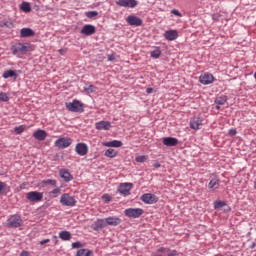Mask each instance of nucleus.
I'll return each instance as SVG.
<instances>
[{"mask_svg": "<svg viewBox=\"0 0 256 256\" xmlns=\"http://www.w3.org/2000/svg\"><path fill=\"white\" fill-rule=\"evenodd\" d=\"M66 109L72 113H83V103L79 100H74L73 102L66 103Z\"/></svg>", "mask_w": 256, "mask_h": 256, "instance_id": "nucleus-2", "label": "nucleus"}, {"mask_svg": "<svg viewBox=\"0 0 256 256\" xmlns=\"http://www.w3.org/2000/svg\"><path fill=\"white\" fill-rule=\"evenodd\" d=\"M199 81L202 85H211L215 81V76L211 73H204L200 75Z\"/></svg>", "mask_w": 256, "mask_h": 256, "instance_id": "nucleus-12", "label": "nucleus"}, {"mask_svg": "<svg viewBox=\"0 0 256 256\" xmlns=\"http://www.w3.org/2000/svg\"><path fill=\"white\" fill-rule=\"evenodd\" d=\"M0 101L7 103L9 101V96L5 92H0Z\"/></svg>", "mask_w": 256, "mask_h": 256, "instance_id": "nucleus-36", "label": "nucleus"}, {"mask_svg": "<svg viewBox=\"0 0 256 256\" xmlns=\"http://www.w3.org/2000/svg\"><path fill=\"white\" fill-rule=\"evenodd\" d=\"M153 167H155L156 169H159V167H161V163L155 162V163L153 164Z\"/></svg>", "mask_w": 256, "mask_h": 256, "instance_id": "nucleus-50", "label": "nucleus"}, {"mask_svg": "<svg viewBox=\"0 0 256 256\" xmlns=\"http://www.w3.org/2000/svg\"><path fill=\"white\" fill-rule=\"evenodd\" d=\"M140 200L146 205H154V203L159 201V197H157L155 194L146 193L140 197Z\"/></svg>", "mask_w": 256, "mask_h": 256, "instance_id": "nucleus-7", "label": "nucleus"}, {"mask_svg": "<svg viewBox=\"0 0 256 256\" xmlns=\"http://www.w3.org/2000/svg\"><path fill=\"white\" fill-rule=\"evenodd\" d=\"M131 189H133V183L131 182L121 183L118 187L119 193L125 197L131 195Z\"/></svg>", "mask_w": 256, "mask_h": 256, "instance_id": "nucleus-8", "label": "nucleus"}, {"mask_svg": "<svg viewBox=\"0 0 256 256\" xmlns=\"http://www.w3.org/2000/svg\"><path fill=\"white\" fill-rule=\"evenodd\" d=\"M105 227H107V222L105 219H98L92 225V229L94 231H101V229H105Z\"/></svg>", "mask_w": 256, "mask_h": 256, "instance_id": "nucleus-17", "label": "nucleus"}, {"mask_svg": "<svg viewBox=\"0 0 256 256\" xmlns=\"http://www.w3.org/2000/svg\"><path fill=\"white\" fill-rule=\"evenodd\" d=\"M126 23L132 27H141L143 20L137 16L130 15L126 18Z\"/></svg>", "mask_w": 256, "mask_h": 256, "instance_id": "nucleus-13", "label": "nucleus"}, {"mask_svg": "<svg viewBox=\"0 0 256 256\" xmlns=\"http://www.w3.org/2000/svg\"><path fill=\"white\" fill-rule=\"evenodd\" d=\"M212 18L214 19V21H219V14H214Z\"/></svg>", "mask_w": 256, "mask_h": 256, "instance_id": "nucleus-51", "label": "nucleus"}, {"mask_svg": "<svg viewBox=\"0 0 256 256\" xmlns=\"http://www.w3.org/2000/svg\"><path fill=\"white\" fill-rule=\"evenodd\" d=\"M35 35V31H33V29L31 28H22L20 30V37H22V39H25L27 37H33Z\"/></svg>", "mask_w": 256, "mask_h": 256, "instance_id": "nucleus-20", "label": "nucleus"}, {"mask_svg": "<svg viewBox=\"0 0 256 256\" xmlns=\"http://www.w3.org/2000/svg\"><path fill=\"white\" fill-rule=\"evenodd\" d=\"M73 143V140L71 138H59L55 141V147H58V149H67Z\"/></svg>", "mask_w": 256, "mask_h": 256, "instance_id": "nucleus-9", "label": "nucleus"}, {"mask_svg": "<svg viewBox=\"0 0 256 256\" xmlns=\"http://www.w3.org/2000/svg\"><path fill=\"white\" fill-rule=\"evenodd\" d=\"M26 199L29 203H39V201H43V193L39 191H31L26 194Z\"/></svg>", "mask_w": 256, "mask_h": 256, "instance_id": "nucleus-5", "label": "nucleus"}, {"mask_svg": "<svg viewBox=\"0 0 256 256\" xmlns=\"http://www.w3.org/2000/svg\"><path fill=\"white\" fill-rule=\"evenodd\" d=\"M105 220L106 226L111 225L112 227H117V225H121V218L119 217L110 216L108 218H105Z\"/></svg>", "mask_w": 256, "mask_h": 256, "instance_id": "nucleus-19", "label": "nucleus"}, {"mask_svg": "<svg viewBox=\"0 0 256 256\" xmlns=\"http://www.w3.org/2000/svg\"><path fill=\"white\" fill-rule=\"evenodd\" d=\"M60 203L64 205V207H75V205H77V200L68 193H64L60 198Z\"/></svg>", "mask_w": 256, "mask_h": 256, "instance_id": "nucleus-4", "label": "nucleus"}, {"mask_svg": "<svg viewBox=\"0 0 256 256\" xmlns=\"http://www.w3.org/2000/svg\"><path fill=\"white\" fill-rule=\"evenodd\" d=\"M117 154L118 152L112 148L107 149L104 153L105 157H109L110 159H113Z\"/></svg>", "mask_w": 256, "mask_h": 256, "instance_id": "nucleus-29", "label": "nucleus"}, {"mask_svg": "<svg viewBox=\"0 0 256 256\" xmlns=\"http://www.w3.org/2000/svg\"><path fill=\"white\" fill-rule=\"evenodd\" d=\"M164 37L167 41H175L179 37V32L177 30H167Z\"/></svg>", "mask_w": 256, "mask_h": 256, "instance_id": "nucleus-18", "label": "nucleus"}, {"mask_svg": "<svg viewBox=\"0 0 256 256\" xmlns=\"http://www.w3.org/2000/svg\"><path fill=\"white\" fill-rule=\"evenodd\" d=\"M11 51L13 55H25L29 51V47L23 43H18L12 46Z\"/></svg>", "mask_w": 256, "mask_h": 256, "instance_id": "nucleus-6", "label": "nucleus"}, {"mask_svg": "<svg viewBox=\"0 0 256 256\" xmlns=\"http://www.w3.org/2000/svg\"><path fill=\"white\" fill-rule=\"evenodd\" d=\"M76 256H93V252L89 249L82 248L77 251Z\"/></svg>", "mask_w": 256, "mask_h": 256, "instance_id": "nucleus-27", "label": "nucleus"}, {"mask_svg": "<svg viewBox=\"0 0 256 256\" xmlns=\"http://www.w3.org/2000/svg\"><path fill=\"white\" fill-rule=\"evenodd\" d=\"M96 129H111V123L109 121H100L96 123Z\"/></svg>", "mask_w": 256, "mask_h": 256, "instance_id": "nucleus-25", "label": "nucleus"}, {"mask_svg": "<svg viewBox=\"0 0 256 256\" xmlns=\"http://www.w3.org/2000/svg\"><path fill=\"white\" fill-rule=\"evenodd\" d=\"M225 205H227V203L225 201H215L214 202V209H222V207H225Z\"/></svg>", "mask_w": 256, "mask_h": 256, "instance_id": "nucleus-34", "label": "nucleus"}, {"mask_svg": "<svg viewBox=\"0 0 256 256\" xmlns=\"http://www.w3.org/2000/svg\"><path fill=\"white\" fill-rule=\"evenodd\" d=\"M53 239H54V241H55V245H57V243H58V241H59V240H57V236H53Z\"/></svg>", "mask_w": 256, "mask_h": 256, "instance_id": "nucleus-55", "label": "nucleus"}, {"mask_svg": "<svg viewBox=\"0 0 256 256\" xmlns=\"http://www.w3.org/2000/svg\"><path fill=\"white\" fill-rule=\"evenodd\" d=\"M46 183H47L48 185H52L53 187H55V186L57 185V181L51 180V179H48V180L46 181Z\"/></svg>", "mask_w": 256, "mask_h": 256, "instance_id": "nucleus-43", "label": "nucleus"}, {"mask_svg": "<svg viewBox=\"0 0 256 256\" xmlns=\"http://www.w3.org/2000/svg\"><path fill=\"white\" fill-rule=\"evenodd\" d=\"M59 237L62 241H71V232L63 230L59 233Z\"/></svg>", "mask_w": 256, "mask_h": 256, "instance_id": "nucleus-26", "label": "nucleus"}, {"mask_svg": "<svg viewBox=\"0 0 256 256\" xmlns=\"http://www.w3.org/2000/svg\"><path fill=\"white\" fill-rule=\"evenodd\" d=\"M15 129H23V126L15 127Z\"/></svg>", "mask_w": 256, "mask_h": 256, "instance_id": "nucleus-57", "label": "nucleus"}, {"mask_svg": "<svg viewBox=\"0 0 256 256\" xmlns=\"http://www.w3.org/2000/svg\"><path fill=\"white\" fill-rule=\"evenodd\" d=\"M159 251H163V248H160Z\"/></svg>", "mask_w": 256, "mask_h": 256, "instance_id": "nucleus-59", "label": "nucleus"}, {"mask_svg": "<svg viewBox=\"0 0 256 256\" xmlns=\"http://www.w3.org/2000/svg\"><path fill=\"white\" fill-rule=\"evenodd\" d=\"M53 195H57V193H61V188H56L52 190Z\"/></svg>", "mask_w": 256, "mask_h": 256, "instance_id": "nucleus-48", "label": "nucleus"}, {"mask_svg": "<svg viewBox=\"0 0 256 256\" xmlns=\"http://www.w3.org/2000/svg\"><path fill=\"white\" fill-rule=\"evenodd\" d=\"M216 105H225L227 98L219 97L215 100Z\"/></svg>", "mask_w": 256, "mask_h": 256, "instance_id": "nucleus-37", "label": "nucleus"}, {"mask_svg": "<svg viewBox=\"0 0 256 256\" xmlns=\"http://www.w3.org/2000/svg\"><path fill=\"white\" fill-rule=\"evenodd\" d=\"M84 90L86 91V93H95V86L89 85L85 87Z\"/></svg>", "mask_w": 256, "mask_h": 256, "instance_id": "nucleus-40", "label": "nucleus"}, {"mask_svg": "<svg viewBox=\"0 0 256 256\" xmlns=\"http://www.w3.org/2000/svg\"><path fill=\"white\" fill-rule=\"evenodd\" d=\"M255 247H256V244H255V242H253V243L250 245V249H255Z\"/></svg>", "mask_w": 256, "mask_h": 256, "instance_id": "nucleus-54", "label": "nucleus"}, {"mask_svg": "<svg viewBox=\"0 0 256 256\" xmlns=\"http://www.w3.org/2000/svg\"><path fill=\"white\" fill-rule=\"evenodd\" d=\"M209 189H219V179L213 178L209 184H208Z\"/></svg>", "mask_w": 256, "mask_h": 256, "instance_id": "nucleus-30", "label": "nucleus"}, {"mask_svg": "<svg viewBox=\"0 0 256 256\" xmlns=\"http://www.w3.org/2000/svg\"><path fill=\"white\" fill-rule=\"evenodd\" d=\"M11 191V187L7 183L0 181V195H7Z\"/></svg>", "mask_w": 256, "mask_h": 256, "instance_id": "nucleus-24", "label": "nucleus"}, {"mask_svg": "<svg viewBox=\"0 0 256 256\" xmlns=\"http://www.w3.org/2000/svg\"><path fill=\"white\" fill-rule=\"evenodd\" d=\"M203 125V120L199 117H194L190 122L191 129H199Z\"/></svg>", "mask_w": 256, "mask_h": 256, "instance_id": "nucleus-22", "label": "nucleus"}, {"mask_svg": "<svg viewBox=\"0 0 256 256\" xmlns=\"http://www.w3.org/2000/svg\"><path fill=\"white\" fill-rule=\"evenodd\" d=\"M20 9L24 11V13H30L31 11V4L28 2H23L20 6Z\"/></svg>", "mask_w": 256, "mask_h": 256, "instance_id": "nucleus-32", "label": "nucleus"}, {"mask_svg": "<svg viewBox=\"0 0 256 256\" xmlns=\"http://www.w3.org/2000/svg\"><path fill=\"white\" fill-rule=\"evenodd\" d=\"M2 77L4 79H9V77H15V79H16L17 73L13 70H8L3 73Z\"/></svg>", "mask_w": 256, "mask_h": 256, "instance_id": "nucleus-31", "label": "nucleus"}, {"mask_svg": "<svg viewBox=\"0 0 256 256\" xmlns=\"http://www.w3.org/2000/svg\"><path fill=\"white\" fill-rule=\"evenodd\" d=\"M96 31H97V29L95 28V26H93L91 24H86L81 29V34L86 35L87 37H89L91 35H95Z\"/></svg>", "mask_w": 256, "mask_h": 256, "instance_id": "nucleus-15", "label": "nucleus"}, {"mask_svg": "<svg viewBox=\"0 0 256 256\" xmlns=\"http://www.w3.org/2000/svg\"><path fill=\"white\" fill-rule=\"evenodd\" d=\"M83 247V244H81L80 241H76L72 243V249H81Z\"/></svg>", "mask_w": 256, "mask_h": 256, "instance_id": "nucleus-41", "label": "nucleus"}, {"mask_svg": "<svg viewBox=\"0 0 256 256\" xmlns=\"http://www.w3.org/2000/svg\"><path fill=\"white\" fill-rule=\"evenodd\" d=\"M228 135H230V137H234V135H237V130L236 129H230L228 132Z\"/></svg>", "mask_w": 256, "mask_h": 256, "instance_id": "nucleus-44", "label": "nucleus"}, {"mask_svg": "<svg viewBox=\"0 0 256 256\" xmlns=\"http://www.w3.org/2000/svg\"><path fill=\"white\" fill-rule=\"evenodd\" d=\"M46 243H51L50 239H44L40 241V245H46Z\"/></svg>", "mask_w": 256, "mask_h": 256, "instance_id": "nucleus-47", "label": "nucleus"}, {"mask_svg": "<svg viewBox=\"0 0 256 256\" xmlns=\"http://www.w3.org/2000/svg\"><path fill=\"white\" fill-rule=\"evenodd\" d=\"M177 255H179L177 250H170V253L167 254V256H177Z\"/></svg>", "mask_w": 256, "mask_h": 256, "instance_id": "nucleus-45", "label": "nucleus"}, {"mask_svg": "<svg viewBox=\"0 0 256 256\" xmlns=\"http://www.w3.org/2000/svg\"><path fill=\"white\" fill-rule=\"evenodd\" d=\"M85 15L88 17V19H93V17H97V15H99V12L88 11V12H85Z\"/></svg>", "mask_w": 256, "mask_h": 256, "instance_id": "nucleus-35", "label": "nucleus"}, {"mask_svg": "<svg viewBox=\"0 0 256 256\" xmlns=\"http://www.w3.org/2000/svg\"><path fill=\"white\" fill-rule=\"evenodd\" d=\"M23 131H25V129H15V130H14V133H15L16 135H21V133H23Z\"/></svg>", "mask_w": 256, "mask_h": 256, "instance_id": "nucleus-46", "label": "nucleus"}, {"mask_svg": "<svg viewBox=\"0 0 256 256\" xmlns=\"http://www.w3.org/2000/svg\"><path fill=\"white\" fill-rule=\"evenodd\" d=\"M146 93H148V94L153 93V88H147V89H146Z\"/></svg>", "mask_w": 256, "mask_h": 256, "instance_id": "nucleus-53", "label": "nucleus"}, {"mask_svg": "<svg viewBox=\"0 0 256 256\" xmlns=\"http://www.w3.org/2000/svg\"><path fill=\"white\" fill-rule=\"evenodd\" d=\"M162 143L165 147H177L179 140L175 137H164L162 138Z\"/></svg>", "mask_w": 256, "mask_h": 256, "instance_id": "nucleus-14", "label": "nucleus"}, {"mask_svg": "<svg viewBox=\"0 0 256 256\" xmlns=\"http://www.w3.org/2000/svg\"><path fill=\"white\" fill-rule=\"evenodd\" d=\"M143 213H145V210L142 208H128L124 211L125 217H129L130 219H139Z\"/></svg>", "mask_w": 256, "mask_h": 256, "instance_id": "nucleus-1", "label": "nucleus"}, {"mask_svg": "<svg viewBox=\"0 0 256 256\" xmlns=\"http://www.w3.org/2000/svg\"><path fill=\"white\" fill-rule=\"evenodd\" d=\"M75 151L80 157H85L89 153V147L87 144L80 142L76 144Z\"/></svg>", "mask_w": 256, "mask_h": 256, "instance_id": "nucleus-11", "label": "nucleus"}, {"mask_svg": "<svg viewBox=\"0 0 256 256\" xmlns=\"http://www.w3.org/2000/svg\"><path fill=\"white\" fill-rule=\"evenodd\" d=\"M150 57L152 59H159L161 57V48L160 47H154V50L150 53Z\"/></svg>", "mask_w": 256, "mask_h": 256, "instance_id": "nucleus-28", "label": "nucleus"}, {"mask_svg": "<svg viewBox=\"0 0 256 256\" xmlns=\"http://www.w3.org/2000/svg\"><path fill=\"white\" fill-rule=\"evenodd\" d=\"M171 13L172 15H176V17H183V14H181V12H179L177 9L171 10Z\"/></svg>", "mask_w": 256, "mask_h": 256, "instance_id": "nucleus-42", "label": "nucleus"}, {"mask_svg": "<svg viewBox=\"0 0 256 256\" xmlns=\"http://www.w3.org/2000/svg\"><path fill=\"white\" fill-rule=\"evenodd\" d=\"M60 55H65V53H67L66 49H60L59 50Z\"/></svg>", "mask_w": 256, "mask_h": 256, "instance_id": "nucleus-52", "label": "nucleus"}, {"mask_svg": "<svg viewBox=\"0 0 256 256\" xmlns=\"http://www.w3.org/2000/svg\"><path fill=\"white\" fill-rule=\"evenodd\" d=\"M23 225V219L19 215H12L7 220V227L10 229H16L17 227H21Z\"/></svg>", "mask_w": 256, "mask_h": 256, "instance_id": "nucleus-3", "label": "nucleus"}, {"mask_svg": "<svg viewBox=\"0 0 256 256\" xmlns=\"http://www.w3.org/2000/svg\"><path fill=\"white\" fill-rule=\"evenodd\" d=\"M30 254H29V251H25V250H23L22 252H21V254H20V256H29Z\"/></svg>", "mask_w": 256, "mask_h": 256, "instance_id": "nucleus-49", "label": "nucleus"}, {"mask_svg": "<svg viewBox=\"0 0 256 256\" xmlns=\"http://www.w3.org/2000/svg\"><path fill=\"white\" fill-rule=\"evenodd\" d=\"M254 189H256V182H255V184H254Z\"/></svg>", "mask_w": 256, "mask_h": 256, "instance_id": "nucleus-58", "label": "nucleus"}, {"mask_svg": "<svg viewBox=\"0 0 256 256\" xmlns=\"http://www.w3.org/2000/svg\"><path fill=\"white\" fill-rule=\"evenodd\" d=\"M216 109H221V107L219 106V104H216Z\"/></svg>", "mask_w": 256, "mask_h": 256, "instance_id": "nucleus-56", "label": "nucleus"}, {"mask_svg": "<svg viewBox=\"0 0 256 256\" xmlns=\"http://www.w3.org/2000/svg\"><path fill=\"white\" fill-rule=\"evenodd\" d=\"M60 177L65 181V183H69V181H73V175L69 172L68 169H61L59 171Z\"/></svg>", "mask_w": 256, "mask_h": 256, "instance_id": "nucleus-16", "label": "nucleus"}, {"mask_svg": "<svg viewBox=\"0 0 256 256\" xmlns=\"http://www.w3.org/2000/svg\"><path fill=\"white\" fill-rule=\"evenodd\" d=\"M136 163H145L147 161V156L142 155V156H137L135 158Z\"/></svg>", "mask_w": 256, "mask_h": 256, "instance_id": "nucleus-38", "label": "nucleus"}, {"mask_svg": "<svg viewBox=\"0 0 256 256\" xmlns=\"http://www.w3.org/2000/svg\"><path fill=\"white\" fill-rule=\"evenodd\" d=\"M33 137L37 139V141H45L47 139V132L45 130H36L33 133Z\"/></svg>", "mask_w": 256, "mask_h": 256, "instance_id": "nucleus-21", "label": "nucleus"}, {"mask_svg": "<svg viewBox=\"0 0 256 256\" xmlns=\"http://www.w3.org/2000/svg\"><path fill=\"white\" fill-rule=\"evenodd\" d=\"M0 27H7L8 29H11L13 27V23L9 20H2L0 21Z\"/></svg>", "mask_w": 256, "mask_h": 256, "instance_id": "nucleus-33", "label": "nucleus"}, {"mask_svg": "<svg viewBox=\"0 0 256 256\" xmlns=\"http://www.w3.org/2000/svg\"><path fill=\"white\" fill-rule=\"evenodd\" d=\"M104 147H123V142L120 140H113L109 142H105Z\"/></svg>", "mask_w": 256, "mask_h": 256, "instance_id": "nucleus-23", "label": "nucleus"}, {"mask_svg": "<svg viewBox=\"0 0 256 256\" xmlns=\"http://www.w3.org/2000/svg\"><path fill=\"white\" fill-rule=\"evenodd\" d=\"M139 4L137 0H117L116 5L118 7H128L129 9H135V7Z\"/></svg>", "mask_w": 256, "mask_h": 256, "instance_id": "nucleus-10", "label": "nucleus"}, {"mask_svg": "<svg viewBox=\"0 0 256 256\" xmlns=\"http://www.w3.org/2000/svg\"><path fill=\"white\" fill-rule=\"evenodd\" d=\"M102 199L104 200L105 203H109L110 201H113V197H111V195L109 194H104L102 196Z\"/></svg>", "mask_w": 256, "mask_h": 256, "instance_id": "nucleus-39", "label": "nucleus"}]
</instances>
